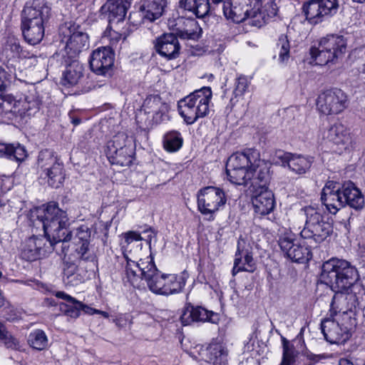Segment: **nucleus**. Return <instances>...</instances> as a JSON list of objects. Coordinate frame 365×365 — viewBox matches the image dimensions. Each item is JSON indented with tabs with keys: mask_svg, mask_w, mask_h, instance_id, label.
Here are the masks:
<instances>
[{
	"mask_svg": "<svg viewBox=\"0 0 365 365\" xmlns=\"http://www.w3.org/2000/svg\"><path fill=\"white\" fill-rule=\"evenodd\" d=\"M279 54V61L281 63H286L289 58L290 45L287 36L281 35L277 43Z\"/></svg>",
	"mask_w": 365,
	"mask_h": 365,
	"instance_id": "obj_43",
	"label": "nucleus"
},
{
	"mask_svg": "<svg viewBox=\"0 0 365 365\" xmlns=\"http://www.w3.org/2000/svg\"><path fill=\"white\" fill-rule=\"evenodd\" d=\"M54 245L48 238L31 237L22 245L21 256L27 261L47 257L53 251Z\"/></svg>",
	"mask_w": 365,
	"mask_h": 365,
	"instance_id": "obj_17",
	"label": "nucleus"
},
{
	"mask_svg": "<svg viewBox=\"0 0 365 365\" xmlns=\"http://www.w3.org/2000/svg\"><path fill=\"white\" fill-rule=\"evenodd\" d=\"M6 332V331L5 329L4 326L1 323H0V339L5 336Z\"/></svg>",
	"mask_w": 365,
	"mask_h": 365,
	"instance_id": "obj_56",
	"label": "nucleus"
},
{
	"mask_svg": "<svg viewBox=\"0 0 365 365\" xmlns=\"http://www.w3.org/2000/svg\"><path fill=\"white\" fill-rule=\"evenodd\" d=\"M59 35L61 43L70 58L76 57L89 47L88 36L79 25L65 24L60 27Z\"/></svg>",
	"mask_w": 365,
	"mask_h": 365,
	"instance_id": "obj_9",
	"label": "nucleus"
},
{
	"mask_svg": "<svg viewBox=\"0 0 365 365\" xmlns=\"http://www.w3.org/2000/svg\"><path fill=\"white\" fill-rule=\"evenodd\" d=\"M212 97L211 88L203 87L178 101L179 113L187 124H193L209 114Z\"/></svg>",
	"mask_w": 365,
	"mask_h": 365,
	"instance_id": "obj_6",
	"label": "nucleus"
},
{
	"mask_svg": "<svg viewBox=\"0 0 365 365\" xmlns=\"http://www.w3.org/2000/svg\"><path fill=\"white\" fill-rule=\"evenodd\" d=\"M0 340H3L5 345L8 348H11V349H16L19 344L17 340L15 338H14L10 334H9L7 331L6 332L5 336L3 338H1Z\"/></svg>",
	"mask_w": 365,
	"mask_h": 365,
	"instance_id": "obj_49",
	"label": "nucleus"
},
{
	"mask_svg": "<svg viewBox=\"0 0 365 365\" xmlns=\"http://www.w3.org/2000/svg\"><path fill=\"white\" fill-rule=\"evenodd\" d=\"M103 38L109 41V46L112 50L117 48L118 43L122 40V35L112 29H108L104 34Z\"/></svg>",
	"mask_w": 365,
	"mask_h": 365,
	"instance_id": "obj_47",
	"label": "nucleus"
},
{
	"mask_svg": "<svg viewBox=\"0 0 365 365\" xmlns=\"http://www.w3.org/2000/svg\"><path fill=\"white\" fill-rule=\"evenodd\" d=\"M7 46L11 52L13 53V57L21 58L26 57L27 53L21 48L18 39L15 38H9L7 41Z\"/></svg>",
	"mask_w": 365,
	"mask_h": 365,
	"instance_id": "obj_46",
	"label": "nucleus"
},
{
	"mask_svg": "<svg viewBox=\"0 0 365 365\" xmlns=\"http://www.w3.org/2000/svg\"><path fill=\"white\" fill-rule=\"evenodd\" d=\"M180 6L185 10L192 12L197 18L205 17L210 11L208 0H180Z\"/></svg>",
	"mask_w": 365,
	"mask_h": 365,
	"instance_id": "obj_35",
	"label": "nucleus"
},
{
	"mask_svg": "<svg viewBox=\"0 0 365 365\" xmlns=\"http://www.w3.org/2000/svg\"><path fill=\"white\" fill-rule=\"evenodd\" d=\"M74 125H78L81 123V120L79 118H75L72 120Z\"/></svg>",
	"mask_w": 365,
	"mask_h": 365,
	"instance_id": "obj_59",
	"label": "nucleus"
},
{
	"mask_svg": "<svg viewBox=\"0 0 365 365\" xmlns=\"http://www.w3.org/2000/svg\"><path fill=\"white\" fill-rule=\"evenodd\" d=\"M337 0H309L302 5V12L311 24L316 25L336 14Z\"/></svg>",
	"mask_w": 365,
	"mask_h": 365,
	"instance_id": "obj_14",
	"label": "nucleus"
},
{
	"mask_svg": "<svg viewBox=\"0 0 365 365\" xmlns=\"http://www.w3.org/2000/svg\"><path fill=\"white\" fill-rule=\"evenodd\" d=\"M304 354L307 359L313 361L314 363H317L322 359L329 358L326 354H314L310 351H306Z\"/></svg>",
	"mask_w": 365,
	"mask_h": 365,
	"instance_id": "obj_52",
	"label": "nucleus"
},
{
	"mask_svg": "<svg viewBox=\"0 0 365 365\" xmlns=\"http://www.w3.org/2000/svg\"><path fill=\"white\" fill-rule=\"evenodd\" d=\"M101 315L103 316L104 318H108L109 317V314L106 312H104V311H102L101 313Z\"/></svg>",
	"mask_w": 365,
	"mask_h": 365,
	"instance_id": "obj_58",
	"label": "nucleus"
},
{
	"mask_svg": "<svg viewBox=\"0 0 365 365\" xmlns=\"http://www.w3.org/2000/svg\"><path fill=\"white\" fill-rule=\"evenodd\" d=\"M163 143L166 151L174 153L181 148L183 139L180 132L171 130L165 134Z\"/></svg>",
	"mask_w": 365,
	"mask_h": 365,
	"instance_id": "obj_38",
	"label": "nucleus"
},
{
	"mask_svg": "<svg viewBox=\"0 0 365 365\" xmlns=\"http://www.w3.org/2000/svg\"><path fill=\"white\" fill-rule=\"evenodd\" d=\"M145 232H150V234L148 235L147 240L149 242V243H150V240H151L152 237H153L154 233L151 230H146Z\"/></svg>",
	"mask_w": 365,
	"mask_h": 365,
	"instance_id": "obj_57",
	"label": "nucleus"
},
{
	"mask_svg": "<svg viewBox=\"0 0 365 365\" xmlns=\"http://www.w3.org/2000/svg\"><path fill=\"white\" fill-rule=\"evenodd\" d=\"M91 70L98 75L109 73L114 63V53L110 47H99L90 57Z\"/></svg>",
	"mask_w": 365,
	"mask_h": 365,
	"instance_id": "obj_19",
	"label": "nucleus"
},
{
	"mask_svg": "<svg viewBox=\"0 0 365 365\" xmlns=\"http://www.w3.org/2000/svg\"><path fill=\"white\" fill-rule=\"evenodd\" d=\"M292 155V153L284 152L282 150H276L272 156V161L274 164L288 168Z\"/></svg>",
	"mask_w": 365,
	"mask_h": 365,
	"instance_id": "obj_45",
	"label": "nucleus"
},
{
	"mask_svg": "<svg viewBox=\"0 0 365 365\" xmlns=\"http://www.w3.org/2000/svg\"><path fill=\"white\" fill-rule=\"evenodd\" d=\"M282 358L279 365H293L296 362L299 354L298 351L294 345L291 344L284 338L282 339Z\"/></svg>",
	"mask_w": 365,
	"mask_h": 365,
	"instance_id": "obj_42",
	"label": "nucleus"
},
{
	"mask_svg": "<svg viewBox=\"0 0 365 365\" xmlns=\"http://www.w3.org/2000/svg\"><path fill=\"white\" fill-rule=\"evenodd\" d=\"M266 163L259 158L257 150H247L242 153H233L229 158L226 165L228 168L260 169Z\"/></svg>",
	"mask_w": 365,
	"mask_h": 365,
	"instance_id": "obj_20",
	"label": "nucleus"
},
{
	"mask_svg": "<svg viewBox=\"0 0 365 365\" xmlns=\"http://www.w3.org/2000/svg\"><path fill=\"white\" fill-rule=\"evenodd\" d=\"M123 237L125 242L127 245H129L135 241H140L143 240V237L140 236V233L135 231H129L124 233Z\"/></svg>",
	"mask_w": 365,
	"mask_h": 365,
	"instance_id": "obj_48",
	"label": "nucleus"
},
{
	"mask_svg": "<svg viewBox=\"0 0 365 365\" xmlns=\"http://www.w3.org/2000/svg\"><path fill=\"white\" fill-rule=\"evenodd\" d=\"M341 192L344 195L345 205H348L355 210H360L364 207V197L352 182L347 181L342 184Z\"/></svg>",
	"mask_w": 365,
	"mask_h": 365,
	"instance_id": "obj_28",
	"label": "nucleus"
},
{
	"mask_svg": "<svg viewBox=\"0 0 365 365\" xmlns=\"http://www.w3.org/2000/svg\"><path fill=\"white\" fill-rule=\"evenodd\" d=\"M125 272L128 280L134 284L144 279L149 289L156 294L169 296L180 292L185 285L183 277L175 274H163L158 269L152 257L139 262L127 260Z\"/></svg>",
	"mask_w": 365,
	"mask_h": 365,
	"instance_id": "obj_3",
	"label": "nucleus"
},
{
	"mask_svg": "<svg viewBox=\"0 0 365 365\" xmlns=\"http://www.w3.org/2000/svg\"><path fill=\"white\" fill-rule=\"evenodd\" d=\"M214 3L221 2L222 0H212Z\"/></svg>",
	"mask_w": 365,
	"mask_h": 365,
	"instance_id": "obj_63",
	"label": "nucleus"
},
{
	"mask_svg": "<svg viewBox=\"0 0 365 365\" xmlns=\"http://www.w3.org/2000/svg\"><path fill=\"white\" fill-rule=\"evenodd\" d=\"M322 280L335 292L329 309V316L321 323L325 339L331 344H339L348 338V329L339 324L338 314L346 312V297L359 279L356 268L345 260L331 258L322 265Z\"/></svg>",
	"mask_w": 365,
	"mask_h": 365,
	"instance_id": "obj_1",
	"label": "nucleus"
},
{
	"mask_svg": "<svg viewBox=\"0 0 365 365\" xmlns=\"http://www.w3.org/2000/svg\"><path fill=\"white\" fill-rule=\"evenodd\" d=\"M352 1L354 2H356V3H363L365 1V0H352Z\"/></svg>",
	"mask_w": 365,
	"mask_h": 365,
	"instance_id": "obj_62",
	"label": "nucleus"
},
{
	"mask_svg": "<svg viewBox=\"0 0 365 365\" xmlns=\"http://www.w3.org/2000/svg\"><path fill=\"white\" fill-rule=\"evenodd\" d=\"M38 219L42 222L46 238L53 245L70 242L71 255L76 259L90 260L93 253L90 250L91 230L86 225L70 229L67 212L58 204L50 202L38 209Z\"/></svg>",
	"mask_w": 365,
	"mask_h": 365,
	"instance_id": "obj_2",
	"label": "nucleus"
},
{
	"mask_svg": "<svg viewBox=\"0 0 365 365\" xmlns=\"http://www.w3.org/2000/svg\"><path fill=\"white\" fill-rule=\"evenodd\" d=\"M268 185L264 187H253L255 195L252 202L255 211L262 215L269 214L274 207V200L272 192L268 190Z\"/></svg>",
	"mask_w": 365,
	"mask_h": 365,
	"instance_id": "obj_23",
	"label": "nucleus"
},
{
	"mask_svg": "<svg viewBox=\"0 0 365 365\" xmlns=\"http://www.w3.org/2000/svg\"><path fill=\"white\" fill-rule=\"evenodd\" d=\"M54 294L57 298L62 299L68 303H70L71 302H76L75 298L64 292H56Z\"/></svg>",
	"mask_w": 365,
	"mask_h": 365,
	"instance_id": "obj_53",
	"label": "nucleus"
},
{
	"mask_svg": "<svg viewBox=\"0 0 365 365\" xmlns=\"http://www.w3.org/2000/svg\"><path fill=\"white\" fill-rule=\"evenodd\" d=\"M26 157V150L19 143H4L0 142V158H6L17 162L23 161Z\"/></svg>",
	"mask_w": 365,
	"mask_h": 365,
	"instance_id": "obj_34",
	"label": "nucleus"
},
{
	"mask_svg": "<svg viewBox=\"0 0 365 365\" xmlns=\"http://www.w3.org/2000/svg\"><path fill=\"white\" fill-rule=\"evenodd\" d=\"M0 107L6 112H15L20 115H32L39 110V103L34 98L26 97L18 101H13L11 98L3 100L0 103Z\"/></svg>",
	"mask_w": 365,
	"mask_h": 365,
	"instance_id": "obj_22",
	"label": "nucleus"
},
{
	"mask_svg": "<svg viewBox=\"0 0 365 365\" xmlns=\"http://www.w3.org/2000/svg\"><path fill=\"white\" fill-rule=\"evenodd\" d=\"M339 365H354V363L348 359H341L339 361Z\"/></svg>",
	"mask_w": 365,
	"mask_h": 365,
	"instance_id": "obj_55",
	"label": "nucleus"
},
{
	"mask_svg": "<svg viewBox=\"0 0 365 365\" xmlns=\"http://www.w3.org/2000/svg\"><path fill=\"white\" fill-rule=\"evenodd\" d=\"M68 304L66 303L60 304V309L66 315L72 319H76L80 316L82 307V302L76 299V302H71Z\"/></svg>",
	"mask_w": 365,
	"mask_h": 365,
	"instance_id": "obj_44",
	"label": "nucleus"
},
{
	"mask_svg": "<svg viewBox=\"0 0 365 365\" xmlns=\"http://www.w3.org/2000/svg\"><path fill=\"white\" fill-rule=\"evenodd\" d=\"M300 212L306 217L304 227L300 232L302 237L321 243L331 234L332 226L319 208L307 206L302 208Z\"/></svg>",
	"mask_w": 365,
	"mask_h": 365,
	"instance_id": "obj_8",
	"label": "nucleus"
},
{
	"mask_svg": "<svg viewBox=\"0 0 365 365\" xmlns=\"http://www.w3.org/2000/svg\"><path fill=\"white\" fill-rule=\"evenodd\" d=\"M81 311H83L84 313H86L87 314L93 315V312H94V308H92V307L82 303Z\"/></svg>",
	"mask_w": 365,
	"mask_h": 365,
	"instance_id": "obj_54",
	"label": "nucleus"
},
{
	"mask_svg": "<svg viewBox=\"0 0 365 365\" xmlns=\"http://www.w3.org/2000/svg\"><path fill=\"white\" fill-rule=\"evenodd\" d=\"M346 50V40L343 36L327 35L320 39L318 47H312L311 57L317 65L335 63L342 58Z\"/></svg>",
	"mask_w": 365,
	"mask_h": 365,
	"instance_id": "obj_7",
	"label": "nucleus"
},
{
	"mask_svg": "<svg viewBox=\"0 0 365 365\" xmlns=\"http://www.w3.org/2000/svg\"><path fill=\"white\" fill-rule=\"evenodd\" d=\"M227 202L225 191L217 187L207 186L197 192V208L209 220L215 219V215L224 208Z\"/></svg>",
	"mask_w": 365,
	"mask_h": 365,
	"instance_id": "obj_11",
	"label": "nucleus"
},
{
	"mask_svg": "<svg viewBox=\"0 0 365 365\" xmlns=\"http://www.w3.org/2000/svg\"><path fill=\"white\" fill-rule=\"evenodd\" d=\"M128 3L126 0H108L101 8L102 15L106 17L109 24L124 20Z\"/></svg>",
	"mask_w": 365,
	"mask_h": 365,
	"instance_id": "obj_26",
	"label": "nucleus"
},
{
	"mask_svg": "<svg viewBox=\"0 0 365 365\" xmlns=\"http://www.w3.org/2000/svg\"><path fill=\"white\" fill-rule=\"evenodd\" d=\"M323 138L332 143L335 153L341 155L349 152L354 147L349 130L341 123H335L324 132Z\"/></svg>",
	"mask_w": 365,
	"mask_h": 365,
	"instance_id": "obj_16",
	"label": "nucleus"
},
{
	"mask_svg": "<svg viewBox=\"0 0 365 365\" xmlns=\"http://www.w3.org/2000/svg\"><path fill=\"white\" fill-rule=\"evenodd\" d=\"M318 110L326 115H337L348 106V96L339 88L328 89L322 92L317 99Z\"/></svg>",
	"mask_w": 365,
	"mask_h": 365,
	"instance_id": "obj_13",
	"label": "nucleus"
},
{
	"mask_svg": "<svg viewBox=\"0 0 365 365\" xmlns=\"http://www.w3.org/2000/svg\"><path fill=\"white\" fill-rule=\"evenodd\" d=\"M199 354L202 359L212 365H227L228 352L221 343H211L207 347H200Z\"/></svg>",
	"mask_w": 365,
	"mask_h": 365,
	"instance_id": "obj_25",
	"label": "nucleus"
},
{
	"mask_svg": "<svg viewBox=\"0 0 365 365\" xmlns=\"http://www.w3.org/2000/svg\"><path fill=\"white\" fill-rule=\"evenodd\" d=\"M251 81L245 76L240 75L235 78L232 97L230 103L234 106L240 99L242 98L244 95L249 91Z\"/></svg>",
	"mask_w": 365,
	"mask_h": 365,
	"instance_id": "obj_36",
	"label": "nucleus"
},
{
	"mask_svg": "<svg viewBox=\"0 0 365 365\" xmlns=\"http://www.w3.org/2000/svg\"><path fill=\"white\" fill-rule=\"evenodd\" d=\"M101 312H102L101 310H98V309H94L93 314H101Z\"/></svg>",
	"mask_w": 365,
	"mask_h": 365,
	"instance_id": "obj_60",
	"label": "nucleus"
},
{
	"mask_svg": "<svg viewBox=\"0 0 365 365\" xmlns=\"http://www.w3.org/2000/svg\"><path fill=\"white\" fill-rule=\"evenodd\" d=\"M178 25V33L182 38L197 40L201 36L202 29L194 19L180 18Z\"/></svg>",
	"mask_w": 365,
	"mask_h": 365,
	"instance_id": "obj_29",
	"label": "nucleus"
},
{
	"mask_svg": "<svg viewBox=\"0 0 365 365\" xmlns=\"http://www.w3.org/2000/svg\"><path fill=\"white\" fill-rule=\"evenodd\" d=\"M7 72L2 68H0V98L4 96V93L6 88V81L7 80Z\"/></svg>",
	"mask_w": 365,
	"mask_h": 365,
	"instance_id": "obj_50",
	"label": "nucleus"
},
{
	"mask_svg": "<svg viewBox=\"0 0 365 365\" xmlns=\"http://www.w3.org/2000/svg\"><path fill=\"white\" fill-rule=\"evenodd\" d=\"M38 168L41 177L47 180L49 186L58 188L63 182V165L49 150H41L38 156Z\"/></svg>",
	"mask_w": 365,
	"mask_h": 365,
	"instance_id": "obj_10",
	"label": "nucleus"
},
{
	"mask_svg": "<svg viewBox=\"0 0 365 365\" xmlns=\"http://www.w3.org/2000/svg\"><path fill=\"white\" fill-rule=\"evenodd\" d=\"M83 66L78 61H73L63 73L61 83L67 87L76 85L83 76Z\"/></svg>",
	"mask_w": 365,
	"mask_h": 365,
	"instance_id": "obj_32",
	"label": "nucleus"
},
{
	"mask_svg": "<svg viewBox=\"0 0 365 365\" xmlns=\"http://www.w3.org/2000/svg\"><path fill=\"white\" fill-rule=\"evenodd\" d=\"M361 257L364 258V259H363V261H364V262H365V256L362 255Z\"/></svg>",
	"mask_w": 365,
	"mask_h": 365,
	"instance_id": "obj_64",
	"label": "nucleus"
},
{
	"mask_svg": "<svg viewBox=\"0 0 365 365\" xmlns=\"http://www.w3.org/2000/svg\"><path fill=\"white\" fill-rule=\"evenodd\" d=\"M51 8L44 0H31L22 11L21 28L25 40L31 45L41 42L44 36V24L48 20Z\"/></svg>",
	"mask_w": 365,
	"mask_h": 365,
	"instance_id": "obj_4",
	"label": "nucleus"
},
{
	"mask_svg": "<svg viewBox=\"0 0 365 365\" xmlns=\"http://www.w3.org/2000/svg\"><path fill=\"white\" fill-rule=\"evenodd\" d=\"M133 149L131 145H129L121 150H118L115 154H107V157L112 164L128 166L133 161Z\"/></svg>",
	"mask_w": 365,
	"mask_h": 365,
	"instance_id": "obj_37",
	"label": "nucleus"
},
{
	"mask_svg": "<svg viewBox=\"0 0 365 365\" xmlns=\"http://www.w3.org/2000/svg\"><path fill=\"white\" fill-rule=\"evenodd\" d=\"M313 162V158L311 156L292 153L288 168L294 174L302 175L309 172Z\"/></svg>",
	"mask_w": 365,
	"mask_h": 365,
	"instance_id": "obj_30",
	"label": "nucleus"
},
{
	"mask_svg": "<svg viewBox=\"0 0 365 365\" xmlns=\"http://www.w3.org/2000/svg\"><path fill=\"white\" fill-rule=\"evenodd\" d=\"M321 200L330 213L336 214L345 206L341 185L332 180L327 182L322 191Z\"/></svg>",
	"mask_w": 365,
	"mask_h": 365,
	"instance_id": "obj_18",
	"label": "nucleus"
},
{
	"mask_svg": "<svg viewBox=\"0 0 365 365\" xmlns=\"http://www.w3.org/2000/svg\"><path fill=\"white\" fill-rule=\"evenodd\" d=\"M244 244L245 241L242 240L237 242V250L232 270L233 276L240 272H253L255 269V264L252 253L248 250L241 248Z\"/></svg>",
	"mask_w": 365,
	"mask_h": 365,
	"instance_id": "obj_27",
	"label": "nucleus"
},
{
	"mask_svg": "<svg viewBox=\"0 0 365 365\" xmlns=\"http://www.w3.org/2000/svg\"><path fill=\"white\" fill-rule=\"evenodd\" d=\"M71 256L73 258L71 262H66L65 267L63 269V281L71 286H76L83 282V277L77 272L78 264L77 262L80 263L83 259H76L71 254ZM94 255H93V259L89 261H93Z\"/></svg>",
	"mask_w": 365,
	"mask_h": 365,
	"instance_id": "obj_33",
	"label": "nucleus"
},
{
	"mask_svg": "<svg viewBox=\"0 0 365 365\" xmlns=\"http://www.w3.org/2000/svg\"><path fill=\"white\" fill-rule=\"evenodd\" d=\"M115 324L119 327H125L128 324H130L131 323V320L130 318V315L128 314H120L115 319Z\"/></svg>",
	"mask_w": 365,
	"mask_h": 365,
	"instance_id": "obj_51",
	"label": "nucleus"
},
{
	"mask_svg": "<svg viewBox=\"0 0 365 365\" xmlns=\"http://www.w3.org/2000/svg\"><path fill=\"white\" fill-rule=\"evenodd\" d=\"M226 173L229 180L237 185H250V187L256 186L264 187L269 184V173L267 165H262L260 169L228 168Z\"/></svg>",
	"mask_w": 365,
	"mask_h": 365,
	"instance_id": "obj_12",
	"label": "nucleus"
},
{
	"mask_svg": "<svg viewBox=\"0 0 365 365\" xmlns=\"http://www.w3.org/2000/svg\"><path fill=\"white\" fill-rule=\"evenodd\" d=\"M130 145L128 135L124 133H118L113 137L107 143L106 150L107 154H115L118 150H121L125 147Z\"/></svg>",
	"mask_w": 365,
	"mask_h": 365,
	"instance_id": "obj_40",
	"label": "nucleus"
},
{
	"mask_svg": "<svg viewBox=\"0 0 365 365\" xmlns=\"http://www.w3.org/2000/svg\"><path fill=\"white\" fill-rule=\"evenodd\" d=\"M164 106L158 95H150L145 99L142 108L147 113L158 114L163 111Z\"/></svg>",
	"mask_w": 365,
	"mask_h": 365,
	"instance_id": "obj_41",
	"label": "nucleus"
},
{
	"mask_svg": "<svg viewBox=\"0 0 365 365\" xmlns=\"http://www.w3.org/2000/svg\"><path fill=\"white\" fill-rule=\"evenodd\" d=\"M155 51L167 60H173L180 55V45L178 37L171 33L158 36L153 42Z\"/></svg>",
	"mask_w": 365,
	"mask_h": 365,
	"instance_id": "obj_21",
	"label": "nucleus"
},
{
	"mask_svg": "<svg viewBox=\"0 0 365 365\" xmlns=\"http://www.w3.org/2000/svg\"><path fill=\"white\" fill-rule=\"evenodd\" d=\"M278 244L284 255L292 262L303 263L312 257L309 247L298 242L295 235L292 232H286L279 236Z\"/></svg>",
	"mask_w": 365,
	"mask_h": 365,
	"instance_id": "obj_15",
	"label": "nucleus"
},
{
	"mask_svg": "<svg viewBox=\"0 0 365 365\" xmlns=\"http://www.w3.org/2000/svg\"><path fill=\"white\" fill-rule=\"evenodd\" d=\"M4 305V299L2 298L1 295L0 294V307Z\"/></svg>",
	"mask_w": 365,
	"mask_h": 365,
	"instance_id": "obj_61",
	"label": "nucleus"
},
{
	"mask_svg": "<svg viewBox=\"0 0 365 365\" xmlns=\"http://www.w3.org/2000/svg\"><path fill=\"white\" fill-rule=\"evenodd\" d=\"M223 12L227 19L235 23L248 20V24L258 28L267 20L260 0H228L224 3Z\"/></svg>",
	"mask_w": 365,
	"mask_h": 365,
	"instance_id": "obj_5",
	"label": "nucleus"
},
{
	"mask_svg": "<svg viewBox=\"0 0 365 365\" xmlns=\"http://www.w3.org/2000/svg\"><path fill=\"white\" fill-rule=\"evenodd\" d=\"M216 320H217V314L198 306H187L180 317V321L184 326L189 325L192 322L214 323Z\"/></svg>",
	"mask_w": 365,
	"mask_h": 365,
	"instance_id": "obj_24",
	"label": "nucleus"
},
{
	"mask_svg": "<svg viewBox=\"0 0 365 365\" xmlns=\"http://www.w3.org/2000/svg\"><path fill=\"white\" fill-rule=\"evenodd\" d=\"M166 6V0H147L141 6L140 9L144 18L153 21L163 15Z\"/></svg>",
	"mask_w": 365,
	"mask_h": 365,
	"instance_id": "obj_31",
	"label": "nucleus"
},
{
	"mask_svg": "<svg viewBox=\"0 0 365 365\" xmlns=\"http://www.w3.org/2000/svg\"><path fill=\"white\" fill-rule=\"evenodd\" d=\"M28 343L33 349L41 351L48 346V339L43 330L35 329L30 332Z\"/></svg>",
	"mask_w": 365,
	"mask_h": 365,
	"instance_id": "obj_39",
	"label": "nucleus"
}]
</instances>
